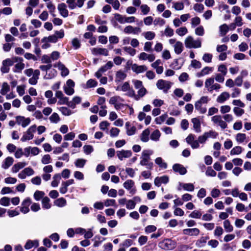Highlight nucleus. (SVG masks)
Segmentation results:
<instances>
[{
	"label": "nucleus",
	"mask_w": 251,
	"mask_h": 251,
	"mask_svg": "<svg viewBox=\"0 0 251 251\" xmlns=\"http://www.w3.org/2000/svg\"><path fill=\"white\" fill-rule=\"evenodd\" d=\"M242 151V148L240 146H236L234 147L230 152L231 155H238Z\"/></svg>",
	"instance_id": "obj_54"
},
{
	"label": "nucleus",
	"mask_w": 251,
	"mask_h": 251,
	"mask_svg": "<svg viewBox=\"0 0 251 251\" xmlns=\"http://www.w3.org/2000/svg\"><path fill=\"white\" fill-rule=\"evenodd\" d=\"M36 130V126L35 125H32L29 127L27 130L24 133L23 136L21 139L22 142H25L26 140H29L33 138V133Z\"/></svg>",
	"instance_id": "obj_8"
},
{
	"label": "nucleus",
	"mask_w": 251,
	"mask_h": 251,
	"mask_svg": "<svg viewBox=\"0 0 251 251\" xmlns=\"http://www.w3.org/2000/svg\"><path fill=\"white\" fill-rule=\"evenodd\" d=\"M45 193L43 191H36L34 194V198L36 201H39L41 198H43Z\"/></svg>",
	"instance_id": "obj_63"
},
{
	"label": "nucleus",
	"mask_w": 251,
	"mask_h": 251,
	"mask_svg": "<svg viewBox=\"0 0 251 251\" xmlns=\"http://www.w3.org/2000/svg\"><path fill=\"white\" fill-rule=\"evenodd\" d=\"M134 182L131 179L126 180L123 184L124 187L129 191V193L131 195H134L136 193V189L133 188Z\"/></svg>",
	"instance_id": "obj_10"
},
{
	"label": "nucleus",
	"mask_w": 251,
	"mask_h": 251,
	"mask_svg": "<svg viewBox=\"0 0 251 251\" xmlns=\"http://www.w3.org/2000/svg\"><path fill=\"white\" fill-rule=\"evenodd\" d=\"M126 133L129 136L133 135L136 130V128L134 126H131L129 122L126 123Z\"/></svg>",
	"instance_id": "obj_31"
},
{
	"label": "nucleus",
	"mask_w": 251,
	"mask_h": 251,
	"mask_svg": "<svg viewBox=\"0 0 251 251\" xmlns=\"http://www.w3.org/2000/svg\"><path fill=\"white\" fill-rule=\"evenodd\" d=\"M92 53L94 55H102L105 56L109 55L108 50L100 48H93L92 49Z\"/></svg>",
	"instance_id": "obj_15"
},
{
	"label": "nucleus",
	"mask_w": 251,
	"mask_h": 251,
	"mask_svg": "<svg viewBox=\"0 0 251 251\" xmlns=\"http://www.w3.org/2000/svg\"><path fill=\"white\" fill-rule=\"evenodd\" d=\"M50 200L48 197H45L42 199V207L45 209H50L51 207V204L50 203Z\"/></svg>",
	"instance_id": "obj_38"
},
{
	"label": "nucleus",
	"mask_w": 251,
	"mask_h": 251,
	"mask_svg": "<svg viewBox=\"0 0 251 251\" xmlns=\"http://www.w3.org/2000/svg\"><path fill=\"white\" fill-rule=\"evenodd\" d=\"M155 55L153 54H147L146 52H141L139 56V59L141 60H148L150 62H152L155 60Z\"/></svg>",
	"instance_id": "obj_18"
},
{
	"label": "nucleus",
	"mask_w": 251,
	"mask_h": 251,
	"mask_svg": "<svg viewBox=\"0 0 251 251\" xmlns=\"http://www.w3.org/2000/svg\"><path fill=\"white\" fill-rule=\"evenodd\" d=\"M195 108L198 110L200 114H204L207 111L205 107L202 106L201 104H199V102H195Z\"/></svg>",
	"instance_id": "obj_42"
},
{
	"label": "nucleus",
	"mask_w": 251,
	"mask_h": 251,
	"mask_svg": "<svg viewBox=\"0 0 251 251\" xmlns=\"http://www.w3.org/2000/svg\"><path fill=\"white\" fill-rule=\"evenodd\" d=\"M57 8L60 15L63 17H67L68 16L69 12L67 9V5L64 3L59 4Z\"/></svg>",
	"instance_id": "obj_19"
},
{
	"label": "nucleus",
	"mask_w": 251,
	"mask_h": 251,
	"mask_svg": "<svg viewBox=\"0 0 251 251\" xmlns=\"http://www.w3.org/2000/svg\"><path fill=\"white\" fill-rule=\"evenodd\" d=\"M0 204L4 206H8L10 204V199L9 198L4 197L0 200Z\"/></svg>",
	"instance_id": "obj_64"
},
{
	"label": "nucleus",
	"mask_w": 251,
	"mask_h": 251,
	"mask_svg": "<svg viewBox=\"0 0 251 251\" xmlns=\"http://www.w3.org/2000/svg\"><path fill=\"white\" fill-rule=\"evenodd\" d=\"M236 141L238 143H243L244 142H248L247 138L246 135L245 133H239L236 134L235 137Z\"/></svg>",
	"instance_id": "obj_28"
},
{
	"label": "nucleus",
	"mask_w": 251,
	"mask_h": 251,
	"mask_svg": "<svg viewBox=\"0 0 251 251\" xmlns=\"http://www.w3.org/2000/svg\"><path fill=\"white\" fill-rule=\"evenodd\" d=\"M59 110L61 112V113L64 115V116H70L72 113L73 112L69 109L68 107H60L58 108Z\"/></svg>",
	"instance_id": "obj_48"
},
{
	"label": "nucleus",
	"mask_w": 251,
	"mask_h": 251,
	"mask_svg": "<svg viewBox=\"0 0 251 251\" xmlns=\"http://www.w3.org/2000/svg\"><path fill=\"white\" fill-rule=\"evenodd\" d=\"M174 51L177 54H180L184 49L183 45L180 41H177L174 46Z\"/></svg>",
	"instance_id": "obj_26"
},
{
	"label": "nucleus",
	"mask_w": 251,
	"mask_h": 251,
	"mask_svg": "<svg viewBox=\"0 0 251 251\" xmlns=\"http://www.w3.org/2000/svg\"><path fill=\"white\" fill-rule=\"evenodd\" d=\"M117 156L120 160L128 158L132 156V152L130 150H122L116 152Z\"/></svg>",
	"instance_id": "obj_11"
},
{
	"label": "nucleus",
	"mask_w": 251,
	"mask_h": 251,
	"mask_svg": "<svg viewBox=\"0 0 251 251\" xmlns=\"http://www.w3.org/2000/svg\"><path fill=\"white\" fill-rule=\"evenodd\" d=\"M155 163L161 168L166 169L167 168V164L163 161L161 157H157L155 159Z\"/></svg>",
	"instance_id": "obj_39"
},
{
	"label": "nucleus",
	"mask_w": 251,
	"mask_h": 251,
	"mask_svg": "<svg viewBox=\"0 0 251 251\" xmlns=\"http://www.w3.org/2000/svg\"><path fill=\"white\" fill-rule=\"evenodd\" d=\"M176 246V243L171 239H165L158 243V247L165 251L173 250Z\"/></svg>",
	"instance_id": "obj_4"
},
{
	"label": "nucleus",
	"mask_w": 251,
	"mask_h": 251,
	"mask_svg": "<svg viewBox=\"0 0 251 251\" xmlns=\"http://www.w3.org/2000/svg\"><path fill=\"white\" fill-rule=\"evenodd\" d=\"M230 98V94L226 92L222 93L217 98L216 101L219 103H224Z\"/></svg>",
	"instance_id": "obj_24"
},
{
	"label": "nucleus",
	"mask_w": 251,
	"mask_h": 251,
	"mask_svg": "<svg viewBox=\"0 0 251 251\" xmlns=\"http://www.w3.org/2000/svg\"><path fill=\"white\" fill-rule=\"evenodd\" d=\"M114 18L120 24H125V16H123L120 14L116 13L114 14Z\"/></svg>",
	"instance_id": "obj_56"
},
{
	"label": "nucleus",
	"mask_w": 251,
	"mask_h": 251,
	"mask_svg": "<svg viewBox=\"0 0 251 251\" xmlns=\"http://www.w3.org/2000/svg\"><path fill=\"white\" fill-rule=\"evenodd\" d=\"M61 178V175L59 174H56L53 176V180L51 182V186L56 187L58 186Z\"/></svg>",
	"instance_id": "obj_36"
},
{
	"label": "nucleus",
	"mask_w": 251,
	"mask_h": 251,
	"mask_svg": "<svg viewBox=\"0 0 251 251\" xmlns=\"http://www.w3.org/2000/svg\"><path fill=\"white\" fill-rule=\"evenodd\" d=\"M124 100L120 96H116L111 97L109 100V103L115 105L119 102H123Z\"/></svg>",
	"instance_id": "obj_45"
},
{
	"label": "nucleus",
	"mask_w": 251,
	"mask_h": 251,
	"mask_svg": "<svg viewBox=\"0 0 251 251\" xmlns=\"http://www.w3.org/2000/svg\"><path fill=\"white\" fill-rule=\"evenodd\" d=\"M167 117H168L167 115L165 114L162 115L161 116H160L156 118L155 119V121L156 124H158V125L161 124L162 123H163L165 121V120L166 119Z\"/></svg>",
	"instance_id": "obj_59"
},
{
	"label": "nucleus",
	"mask_w": 251,
	"mask_h": 251,
	"mask_svg": "<svg viewBox=\"0 0 251 251\" xmlns=\"http://www.w3.org/2000/svg\"><path fill=\"white\" fill-rule=\"evenodd\" d=\"M172 83L163 79H159L156 82V85L157 88L162 90L164 93H168V90L171 87Z\"/></svg>",
	"instance_id": "obj_6"
},
{
	"label": "nucleus",
	"mask_w": 251,
	"mask_h": 251,
	"mask_svg": "<svg viewBox=\"0 0 251 251\" xmlns=\"http://www.w3.org/2000/svg\"><path fill=\"white\" fill-rule=\"evenodd\" d=\"M19 62L15 65V69L14 70V72L19 73L25 68V64L22 62V61H19Z\"/></svg>",
	"instance_id": "obj_50"
},
{
	"label": "nucleus",
	"mask_w": 251,
	"mask_h": 251,
	"mask_svg": "<svg viewBox=\"0 0 251 251\" xmlns=\"http://www.w3.org/2000/svg\"><path fill=\"white\" fill-rule=\"evenodd\" d=\"M143 35L148 40L153 39L155 36V34L152 31H147L143 33Z\"/></svg>",
	"instance_id": "obj_49"
},
{
	"label": "nucleus",
	"mask_w": 251,
	"mask_h": 251,
	"mask_svg": "<svg viewBox=\"0 0 251 251\" xmlns=\"http://www.w3.org/2000/svg\"><path fill=\"white\" fill-rule=\"evenodd\" d=\"M86 160L82 158H79L75 160V166L77 168H83L85 165Z\"/></svg>",
	"instance_id": "obj_51"
},
{
	"label": "nucleus",
	"mask_w": 251,
	"mask_h": 251,
	"mask_svg": "<svg viewBox=\"0 0 251 251\" xmlns=\"http://www.w3.org/2000/svg\"><path fill=\"white\" fill-rule=\"evenodd\" d=\"M57 39L54 34L49 36L48 37H44L42 39V42H49L51 43H56Z\"/></svg>",
	"instance_id": "obj_52"
},
{
	"label": "nucleus",
	"mask_w": 251,
	"mask_h": 251,
	"mask_svg": "<svg viewBox=\"0 0 251 251\" xmlns=\"http://www.w3.org/2000/svg\"><path fill=\"white\" fill-rule=\"evenodd\" d=\"M14 162V159L10 156L7 157L3 161L1 167L4 169H7Z\"/></svg>",
	"instance_id": "obj_25"
},
{
	"label": "nucleus",
	"mask_w": 251,
	"mask_h": 251,
	"mask_svg": "<svg viewBox=\"0 0 251 251\" xmlns=\"http://www.w3.org/2000/svg\"><path fill=\"white\" fill-rule=\"evenodd\" d=\"M81 99L80 97L75 96L73 99L72 101H69L68 106L72 108H75L76 104H79L81 102Z\"/></svg>",
	"instance_id": "obj_34"
},
{
	"label": "nucleus",
	"mask_w": 251,
	"mask_h": 251,
	"mask_svg": "<svg viewBox=\"0 0 251 251\" xmlns=\"http://www.w3.org/2000/svg\"><path fill=\"white\" fill-rule=\"evenodd\" d=\"M126 76V74L123 71L120 70L117 72L115 76V81L121 82L124 80Z\"/></svg>",
	"instance_id": "obj_27"
},
{
	"label": "nucleus",
	"mask_w": 251,
	"mask_h": 251,
	"mask_svg": "<svg viewBox=\"0 0 251 251\" xmlns=\"http://www.w3.org/2000/svg\"><path fill=\"white\" fill-rule=\"evenodd\" d=\"M220 34L225 36L229 30V26L226 24H223L219 27Z\"/></svg>",
	"instance_id": "obj_43"
},
{
	"label": "nucleus",
	"mask_w": 251,
	"mask_h": 251,
	"mask_svg": "<svg viewBox=\"0 0 251 251\" xmlns=\"http://www.w3.org/2000/svg\"><path fill=\"white\" fill-rule=\"evenodd\" d=\"M38 246V242L37 240L29 241L26 242L25 246V248L27 249H30L33 247H37Z\"/></svg>",
	"instance_id": "obj_47"
},
{
	"label": "nucleus",
	"mask_w": 251,
	"mask_h": 251,
	"mask_svg": "<svg viewBox=\"0 0 251 251\" xmlns=\"http://www.w3.org/2000/svg\"><path fill=\"white\" fill-rule=\"evenodd\" d=\"M152 154V151L149 150H144L142 152L140 157V164L142 166H146L149 170H152L153 166L152 162H150L151 155Z\"/></svg>",
	"instance_id": "obj_1"
},
{
	"label": "nucleus",
	"mask_w": 251,
	"mask_h": 251,
	"mask_svg": "<svg viewBox=\"0 0 251 251\" xmlns=\"http://www.w3.org/2000/svg\"><path fill=\"white\" fill-rule=\"evenodd\" d=\"M169 181V177L167 176L156 177L154 179V184L159 187L162 183L166 184Z\"/></svg>",
	"instance_id": "obj_20"
},
{
	"label": "nucleus",
	"mask_w": 251,
	"mask_h": 251,
	"mask_svg": "<svg viewBox=\"0 0 251 251\" xmlns=\"http://www.w3.org/2000/svg\"><path fill=\"white\" fill-rule=\"evenodd\" d=\"M16 123L22 126V127H25L27 126L30 123V119L29 118H25L24 116H18L16 117Z\"/></svg>",
	"instance_id": "obj_13"
},
{
	"label": "nucleus",
	"mask_w": 251,
	"mask_h": 251,
	"mask_svg": "<svg viewBox=\"0 0 251 251\" xmlns=\"http://www.w3.org/2000/svg\"><path fill=\"white\" fill-rule=\"evenodd\" d=\"M113 66V63L112 61H109L107 62V63L101 67L100 69L103 72H105L107 70L110 69Z\"/></svg>",
	"instance_id": "obj_55"
},
{
	"label": "nucleus",
	"mask_w": 251,
	"mask_h": 251,
	"mask_svg": "<svg viewBox=\"0 0 251 251\" xmlns=\"http://www.w3.org/2000/svg\"><path fill=\"white\" fill-rule=\"evenodd\" d=\"M204 85L207 91L210 93H212L214 90H218L221 88L220 84L214 83V78L213 77H210L206 79Z\"/></svg>",
	"instance_id": "obj_5"
},
{
	"label": "nucleus",
	"mask_w": 251,
	"mask_h": 251,
	"mask_svg": "<svg viewBox=\"0 0 251 251\" xmlns=\"http://www.w3.org/2000/svg\"><path fill=\"white\" fill-rule=\"evenodd\" d=\"M18 61H23V58L19 57H15L13 58H7L4 60L2 61V63L3 64H5L4 65L9 67V66L13 65L14 62H18Z\"/></svg>",
	"instance_id": "obj_23"
},
{
	"label": "nucleus",
	"mask_w": 251,
	"mask_h": 251,
	"mask_svg": "<svg viewBox=\"0 0 251 251\" xmlns=\"http://www.w3.org/2000/svg\"><path fill=\"white\" fill-rule=\"evenodd\" d=\"M200 230L197 228H186L183 230V233L189 236H197L200 233Z\"/></svg>",
	"instance_id": "obj_21"
},
{
	"label": "nucleus",
	"mask_w": 251,
	"mask_h": 251,
	"mask_svg": "<svg viewBox=\"0 0 251 251\" xmlns=\"http://www.w3.org/2000/svg\"><path fill=\"white\" fill-rule=\"evenodd\" d=\"M25 85H19L17 87V92L19 96H23L25 93Z\"/></svg>",
	"instance_id": "obj_58"
},
{
	"label": "nucleus",
	"mask_w": 251,
	"mask_h": 251,
	"mask_svg": "<svg viewBox=\"0 0 251 251\" xmlns=\"http://www.w3.org/2000/svg\"><path fill=\"white\" fill-rule=\"evenodd\" d=\"M223 118L221 115H216L211 118V121L215 125L220 126L222 129H225L227 128V125Z\"/></svg>",
	"instance_id": "obj_7"
},
{
	"label": "nucleus",
	"mask_w": 251,
	"mask_h": 251,
	"mask_svg": "<svg viewBox=\"0 0 251 251\" xmlns=\"http://www.w3.org/2000/svg\"><path fill=\"white\" fill-rule=\"evenodd\" d=\"M26 165V163L25 162H20L13 165L11 170L14 173H17L20 169L23 168Z\"/></svg>",
	"instance_id": "obj_30"
},
{
	"label": "nucleus",
	"mask_w": 251,
	"mask_h": 251,
	"mask_svg": "<svg viewBox=\"0 0 251 251\" xmlns=\"http://www.w3.org/2000/svg\"><path fill=\"white\" fill-rule=\"evenodd\" d=\"M54 204L60 207H63L66 204V201L63 198H60L56 200L54 202Z\"/></svg>",
	"instance_id": "obj_44"
},
{
	"label": "nucleus",
	"mask_w": 251,
	"mask_h": 251,
	"mask_svg": "<svg viewBox=\"0 0 251 251\" xmlns=\"http://www.w3.org/2000/svg\"><path fill=\"white\" fill-rule=\"evenodd\" d=\"M132 82L133 83L135 88L138 90L136 98V100H139L141 98H143L146 95L147 93V90L144 87L142 81L137 79H133L132 80Z\"/></svg>",
	"instance_id": "obj_2"
},
{
	"label": "nucleus",
	"mask_w": 251,
	"mask_h": 251,
	"mask_svg": "<svg viewBox=\"0 0 251 251\" xmlns=\"http://www.w3.org/2000/svg\"><path fill=\"white\" fill-rule=\"evenodd\" d=\"M49 120L51 123L57 124L60 121V118L57 113L54 112L49 117Z\"/></svg>",
	"instance_id": "obj_37"
},
{
	"label": "nucleus",
	"mask_w": 251,
	"mask_h": 251,
	"mask_svg": "<svg viewBox=\"0 0 251 251\" xmlns=\"http://www.w3.org/2000/svg\"><path fill=\"white\" fill-rule=\"evenodd\" d=\"M224 227L227 232H230L233 231V227L231 225L230 222L228 220H225L224 223Z\"/></svg>",
	"instance_id": "obj_41"
},
{
	"label": "nucleus",
	"mask_w": 251,
	"mask_h": 251,
	"mask_svg": "<svg viewBox=\"0 0 251 251\" xmlns=\"http://www.w3.org/2000/svg\"><path fill=\"white\" fill-rule=\"evenodd\" d=\"M208 239H209L208 236H203L201 237L196 241V246L198 248L203 247Z\"/></svg>",
	"instance_id": "obj_29"
},
{
	"label": "nucleus",
	"mask_w": 251,
	"mask_h": 251,
	"mask_svg": "<svg viewBox=\"0 0 251 251\" xmlns=\"http://www.w3.org/2000/svg\"><path fill=\"white\" fill-rule=\"evenodd\" d=\"M201 23V19L198 17H195L191 19V24L193 27L198 25Z\"/></svg>",
	"instance_id": "obj_60"
},
{
	"label": "nucleus",
	"mask_w": 251,
	"mask_h": 251,
	"mask_svg": "<svg viewBox=\"0 0 251 251\" xmlns=\"http://www.w3.org/2000/svg\"><path fill=\"white\" fill-rule=\"evenodd\" d=\"M51 161V158L50 154L44 155L41 159V162L43 164H48L50 163Z\"/></svg>",
	"instance_id": "obj_57"
},
{
	"label": "nucleus",
	"mask_w": 251,
	"mask_h": 251,
	"mask_svg": "<svg viewBox=\"0 0 251 251\" xmlns=\"http://www.w3.org/2000/svg\"><path fill=\"white\" fill-rule=\"evenodd\" d=\"M57 67L59 70L61 71V75L62 76H66L69 74L68 69L61 62H58Z\"/></svg>",
	"instance_id": "obj_35"
},
{
	"label": "nucleus",
	"mask_w": 251,
	"mask_h": 251,
	"mask_svg": "<svg viewBox=\"0 0 251 251\" xmlns=\"http://www.w3.org/2000/svg\"><path fill=\"white\" fill-rule=\"evenodd\" d=\"M191 122L193 124V127L195 131L197 133L201 132V124L200 120L197 118L192 119Z\"/></svg>",
	"instance_id": "obj_22"
},
{
	"label": "nucleus",
	"mask_w": 251,
	"mask_h": 251,
	"mask_svg": "<svg viewBox=\"0 0 251 251\" xmlns=\"http://www.w3.org/2000/svg\"><path fill=\"white\" fill-rule=\"evenodd\" d=\"M150 130L147 128L144 130L141 134L140 139L143 142H147L149 140Z\"/></svg>",
	"instance_id": "obj_33"
},
{
	"label": "nucleus",
	"mask_w": 251,
	"mask_h": 251,
	"mask_svg": "<svg viewBox=\"0 0 251 251\" xmlns=\"http://www.w3.org/2000/svg\"><path fill=\"white\" fill-rule=\"evenodd\" d=\"M10 91V86L7 82H3L1 86L0 94L2 95H5Z\"/></svg>",
	"instance_id": "obj_40"
},
{
	"label": "nucleus",
	"mask_w": 251,
	"mask_h": 251,
	"mask_svg": "<svg viewBox=\"0 0 251 251\" xmlns=\"http://www.w3.org/2000/svg\"><path fill=\"white\" fill-rule=\"evenodd\" d=\"M195 33L198 36H203L204 34V29L203 27L201 25H200L197 27L195 29Z\"/></svg>",
	"instance_id": "obj_62"
},
{
	"label": "nucleus",
	"mask_w": 251,
	"mask_h": 251,
	"mask_svg": "<svg viewBox=\"0 0 251 251\" xmlns=\"http://www.w3.org/2000/svg\"><path fill=\"white\" fill-rule=\"evenodd\" d=\"M173 170L178 173L181 175H184L187 173L186 169L181 164H175L173 166Z\"/></svg>",
	"instance_id": "obj_17"
},
{
	"label": "nucleus",
	"mask_w": 251,
	"mask_h": 251,
	"mask_svg": "<svg viewBox=\"0 0 251 251\" xmlns=\"http://www.w3.org/2000/svg\"><path fill=\"white\" fill-rule=\"evenodd\" d=\"M55 97L59 99L58 101V104H66L68 106L69 98L64 97L63 93L61 91H56L55 92Z\"/></svg>",
	"instance_id": "obj_12"
},
{
	"label": "nucleus",
	"mask_w": 251,
	"mask_h": 251,
	"mask_svg": "<svg viewBox=\"0 0 251 251\" xmlns=\"http://www.w3.org/2000/svg\"><path fill=\"white\" fill-rule=\"evenodd\" d=\"M213 71V67H205L203 68L200 73L197 74V76L201 77L205 75L209 74Z\"/></svg>",
	"instance_id": "obj_32"
},
{
	"label": "nucleus",
	"mask_w": 251,
	"mask_h": 251,
	"mask_svg": "<svg viewBox=\"0 0 251 251\" xmlns=\"http://www.w3.org/2000/svg\"><path fill=\"white\" fill-rule=\"evenodd\" d=\"M131 69L136 74H140L146 71L148 68L145 65H138L136 64H133L132 65Z\"/></svg>",
	"instance_id": "obj_16"
},
{
	"label": "nucleus",
	"mask_w": 251,
	"mask_h": 251,
	"mask_svg": "<svg viewBox=\"0 0 251 251\" xmlns=\"http://www.w3.org/2000/svg\"><path fill=\"white\" fill-rule=\"evenodd\" d=\"M86 0H67V3L70 9L73 10L76 7L81 8Z\"/></svg>",
	"instance_id": "obj_9"
},
{
	"label": "nucleus",
	"mask_w": 251,
	"mask_h": 251,
	"mask_svg": "<svg viewBox=\"0 0 251 251\" xmlns=\"http://www.w3.org/2000/svg\"><path fill=\"white\" fill-rule=\"evenodd\" d=\"M176 33L180 36H183L188 32L187 28L184 26L176 29Z\"/></svg>",
	"instance_id": "obj_53"
},
{
	"label": "nucleus",
	"mask_w": 251,
	"mask_h": 251,
	"mask_svg": "<svg viewBox=\"0 0 251 251\" xmlns=\"http://www.w3.org/2000/svg\"><path fill=\"white\" fill-rule=\"evenodd\" d=\"M184 44L186 48H200L201 46V39L195 40L192 36H188L184 40Z\"/></svg>",
	"instance_id": "obj_3"
},
{
	"label": "nucleus",
	"mask_w": 251,
	"mask_h": 251,
	"mask_svg": "<svg viewBox=\"0 0 251 251\" xmlns=\"http://www.w3.org/2000/svg\"><path fill=\"white\" fill-rule=\"evenodd\" d=\"M213 55L211 53H205L202 56V60L206 63H210L212 61Z\"/></svg>",
	"instance_id": "obj_61"
},
{
	"label": "nucleus",
	"mask_w": 251,
	"mask_h": 251,
	"mask_svg": "<svg viewBox=\"0 0 251 251\" xmlns=\"http://www.w3.org/2000/svg\"><path fill=\"white\" fill-rule=\"evenodd\" d=\"M161 136L160 131L156 129L154 130L151 135V139L154 141H157L159 140Z\"/></svg>",
	"instance_id": "obj_46"
},
{
	"label": "nucleus",
	"mask_w": 251,
	"mask_h": 251,
	"mask_svg": "<svg viewBox=\"0 0 251 251\" xmlns=\"http://www.w3.org/2000/svg\"><path fill=\"white\" fill-rule=\"evenodd\" d=\"M124 32L126 34L133 33L134 34H138L141 32V29L139 27L127 25L124 28Z\"/></svg>",
	"instance_id": "obj_14"
}]
</instances>
